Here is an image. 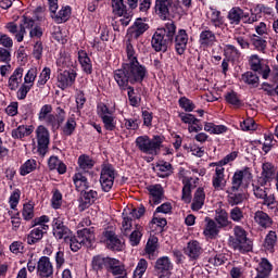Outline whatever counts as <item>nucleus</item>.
Returning a JSON list of instances; mask_svg holds the SVG:
<instances>
[{
	"label": "nucleus",
	"instance_id": "obj_1",
	"mask_svg": "<svg viewBox=\"0 0 278 278\" xmlns=\"http://www.w3.org/2000/svg\"><path fill=\"white\" fill-rule=\"evenodd\" d=\"M147 77V67L140 62L124 63L122 68L114 71V79L121 90H127L129 84H142Z\"/></svg>",
	"mask_w": 278,
	"mask_h": 278
},
{
	"label": "nucleus",
	"instance_id": "obj_2",
	"mask_svg": "<svg viewBox=\"0 0 278 278\" xmlns=\"http://www.w3.org/2000/svg\"><path fill=\"white\" fill-rule=\"evenodd\" d=\"M235 238L230 239V247L239 253H249L253 251V241L247 238V230L240 226L233 228Z\"/></svg>",
	"mask_w": 278,
	"mask_h": 278
},
{
	"label": "nucleus",
	"instance_id": "obj_3",
	"mask_svg": "<svg viewBox=\"0 0 278 278\" xmlns=\"http://www.w3.org/2000/svg\"><path fill=\"white\" fill-rule=\"evenodd\" d=\"M164 139L160 136H155L152 140L149 136H140L136 139V147L148 155H153L157 149L162 147Z\"/></svg>",
	"mask_w": 278,
	"mask_h": 278
},
{
	"label": "nucleus",
	"instance_id": "obj_4",
	"mask_svg": "<svg viewBox=\"0 0 278 278\" xmlns=\"http://www.w3.org/2000/svg\"><path fill=\"white\" fill-rule=\"evenodd\" d=\"M179 10V3L175 0H156L155 12L163 21Z\"/></svg>",
	"mask_w": 278,
	"mask_h": 278
},
{
	"label": "nucleus",
	"instance_id": "obj_5",
	"mask_svg": "<svg viewBox=\"0 0 278 278\" xmlns=\"http://www.w3.org/2000/svg\"><path fill=\"white\" fill-rule=\"evenodd\" d=\"M52 233L56 240H64V242H68V238L73 236V231L68 226L64 225V220L58 217L52 222Z\"/></svg>",
	"mask_w": 278,
	"mask_h": 278
},
{
	"label": "nucleus",
	"instance_id": "obj_6",
	"mask_svg": "<svg viewBox=\"0 0 278 278\" xmlns=\"http://www.w3.org/2000/svg\"><path fill=\"white\" fill-rule=\"evenodd\" d=\"M116 179L114 167L112 165H104L101 170L100 184L103 192H110Z\"/></svg>",
	"mask_w": 278,
	"mask_h": 278
},
{
	"label": "nucleus",
	"instance_id": "obj_7",
	"mask_svg": "<svg viewBox=\"0 0 278 278\" xmlns=\"http://www.w3.org/2000/svg\"><path fill=\"white\" fill-rule=\"evenodd\" d=\"M249 64L251 71L257 73V75H262L263 79H268V77H270V67L262 64V59H260L257 54L250 56Z\"/></svg>",
	"mask_w": 278,
	"mask_h": 278
},
{
	"label": "nucleus",
	"instance_id": "obj_8",
	"mask_svg": "<svg viewBox=\"0 0 278 278\" xmlns=\"http://www.w3.org/2000/svg\"><path fill=\"white\" fill-rule=\"evenodd\" d=\"M37 142H38V153L39 155H47L49 151V130L45 126H38L36 129Z\"/></svg>",
	"mask_w": 278,
	"mask_h": 278
},
{
	"label": "nucleus",
	"instance_id": "obj_9",
	"mask_svg": "<svg viewBox=\"0 0 278 278\" xmlns=\"http://www.w3.org/2000/svg\"><path fill=\"white\" fill-rule=\"evenodd\" d=\"M251 181L253 179V174L251 173V168L244 167L241 170H237L232 176V192H238L240 190V186H242V181Z\"/></svg>",
	"mask_w": 278,
	"mask_h": 278
},
{
	"label": "nucleus",
	"instance_id": "obj_10",
	"mask_svg": "<svg viewBox=\"0 0 278 278\" xmlns=\"http://www.w3.org/2000/svg\"><path fill=\"white\" fill-rule=\"evenodd\" d=\"M75 79H77V72L75 70H65L58 75V84L61 90H66V88H71L73 84H75Z\"/></svg>",
	"mask_w": 278,
	"mask_h": 278
},
{
	"label": "nucleus",
	"instance_id": "obj_11",
	"mask_svg": "<svg viewBox=\"0 0 278 278\" xmlns=\"http://www.w3.org/2000/svg\"><path fill=\"white\" fill-rule=\"evenodd\" d=\"M66 119V112L62 108L56 109V115L49 114L46 123L49 127H51L52 131H58L60 127H62V124Z\"/></svg>",
	"mask_w": 278,
	"mask_h": 278
},
{
	"label": "nucleus",
	"instance_id": "obj_12",
	"mask_svg": "<svg viewBox=\"0 0 278 278\" xmlns=\"http://www.w3.org/2000/svg\"><path fill=\"white\" fill-rule=\"evenodd\" d=\"M37 275L41 278L53 277V264L48 256H41L37 263Z\"/></svg>",
	"mask_w": 278,
	"mask_h": 278
},
{
	"label": "nucleus",
	"instance_id": "obj_13",
	"mask_svg": "<svg viewBox=\"0 0 278 278\" xmlns=\"http://www.w3.org/2000/svg\"><path fill=\"white\" fill-rule=\"evenodd\" d=\"M148 29H149V24L142 21H137L134 23L132 26H130L127 29L126 38L127 40H130V41L138 40V38H140V36H142L144 31H147Z\"/></svg>",
	"mask_w": 278,
	"mask_h": 278
},
{
	"label": "nucleus",
	"instance_id": "obj_14",
	"mask_svg": "<svg viewBox=\"0 0 278 278\" xmlns=\"http://www.w3.org/2000/svg\"><path fill=\"white\" fill-rule=\"evenodd\" d=\"M174 42L178 55H184L188 47V33H186V29L178 30L177 35L175 36Z\"/></svg>",
	"mask_w": 278,
	"mask_h": 278
},
{
	"label": "nucleus",
	"instance_id": "obj_15",
	"mask_svg": "<svg viewBox=\"0 0 278 278\" xmlns=\"http://www.w3.org/2000/svg\"><path fill=\"white\" fill-rule=\"evenodd\" d=\"M81 193V201L79 204V208L81 210V212H84V210H88V207H90V205L94 204V201H97V199H99V193L92 189H87Z\"/></svg>",
	"mask_w": 278,
	"mask_h": 278
},
{
	"label": "nucleus",
	"instance_id": "obj_16",
	"mask_svg": "<svg viewBox=\"0 0 278 278\" xmlns=\"http://www.w3.org/2000/svg\"><path fill=\"white\" fill-rule=\"evenodd\" d=\"M262 176L258 178L260 186H266V184H270L275 179V165L270 163H264L262 166Z\"/></svg>",
	"mask_w": 278,
	"mask_h": 278
},
{
	"label": "nucleus",
	"instance_id": "obj_17",
	"mask_svg": "<svg viewBox=\"0 0 278 278\" xmlns=\"http://www.w3.org/2000/svg\"><path fill=\"white\" fill-rule=\"evenodd\" d=\"M199 45L204 49L214 47V45H216V34H214V31L211 29L205 28L200 33Z\"/></svg>",
	"mask_w": 278,
	"mask_h": 278
},
{
	"label": "nucleus",
	"instance_id": "obj_18",
	"mask_svg": "<svg viewBox=\"0 0 278 278\" xmlns=\"http://www.w3.org/2000/svg\"><path fill=\"white\" fill-rule=\"evenodd\" d=\"M35 25H36V21H34V18L23 15L22 22L20 24V31L18 34L15 35L17 42H23V39L25 38V34H27L26 29H34Z\"/></svg>",
	"mask_w": 278,
	"mask_h": 278
},
{
	"label": "nucleus",
	"instance_id": "obj_19",
	"mask_svg": "<svg viewBox=\"0 0 278 278\" xmlns=\"http://www.w3.org/2000/svg\"><path fill=\"white\" fill-rule=\"evenodd\" d=\"M151 45L154 51H163V53H166L172 43L156 30L152 37Z\"/></svg>",
	"mask_w": 278,
	"mask_h": 278
},
{
	"label": "nucleus",
	"instance_id": "obj_20",
	"mask_svg": "<svg viewBox=\"0 0 278 278\" xmlns=\"http://www.w3.org/2000/svg\"><path fill=\"white\" fill-rule=\"evenodd\" d=\"M227 18L230 25H240L241 21L249 18V13H244V10H242L240 7H233L228 12Z\"/></svg>",
	"mask_w": 278,
	"mask_h": 278
},
{
	"label": "nucleus",
	"instance_id": "obj_21",
	"mask_svg": "<svg viewBox=\"0 0 278 278\" xmlns=\"http://www.w3.org/2000/svg\"><path fill=\"white\" fill-rule=\"evenodd\" d=\"M148 191L151 195V205H160V203H162V199H164V188L162 185H151L148 187Z\"/></svg>",
	"mask_w": 278,
	"mask_h": 278
},
{
	"label": "nucleus",
	"instance_id": "obj_22",
	"mask_svg": "<svg viewBox=\"0 0 278 278\" xmlns=\"http://www.w3.org/2000/svg\"><path fill=\"white\" fill-rule=\"evenodd\" d=\"M104 238L106 239V247L110 251H123V242L114 231H105Z\"/></svg>",
	"mask_w": 278,
	"mask_h": 278
},
{
	"label": "nucleus",
	"instance_id": "obj_23",
	"mask_svg": "<svg viewBox=\"0 0 278 278\" xmlns=\"http://www.w3.org/2000/svg\"><path fill=\"white\" fill-rule=\"evenodd\" d=\"M157 31L167 40V42H169V45H173L175 34H177V26L175 25V22H168L163 28H157Z\"/></svg>",
	"mask_w": 278,
	"mask_h": 278
},
{
	"label": "nucleus",
	"instance_id": "obj_24",
	"mask_svg": "<svg viewBox=\"0 0 278 278\" xmlns=\"http://www.w3.org/2000/svg\"><path fill=\"white\" fill-rule=\"evenodd\" d=\"M77 237L83 241L84 247L90 249L92 242L94 241V228H84L77 231Z\"/></svg>",
	"mask_w": 278,
	"mask_h": 278
},
{
	"label": "nucleus",
	"instance_id": "obj_25",
	"mask_svg": "<svg viewBox=\"0 0 278 278\" xmlns=\"http://www.w3.org/2000/svg\"><path fill=\"white\" fill-rule=\"evenodd\" d=\"M74 186L77 192H84L85 190H90V185L88 184V178L86 173L78 172L73 176Z\"/></svg>",
	"mask_w": 278,
	"mask_h": 278
},
{
	"label": "nucleus",
	"instance_id": "obj_26",
	"mask_svg": "<svg viewBox=\"0 0 278 278\" xmlns=\"http://www.w3.org/2000/svg\"><path fill=\"white\" fill-rule=\"evenodd\" d=\"M254 220L257 225L262 227V229H269V227H273V223H274L270 215L264 211L255 212Z\"/></svg>",
	"mask_w": 278,
	"mask_h": 278
},
{
	"label": "nucleus",
	"instance_id": "obj_27",
	"mask_svg": "<svg viewBox=\"0 0 278 278\" xmlns=\"http://www.w3.org/2000/svg\"><path fill=\"white\" fill-rule=\"evenodd\" d=\"M111 264H112V257H104L103 255L93 256L91 262V266L93 270H103V268H106V270H109Z\"/></svg>",
	"mask_w": 278,
	"mask_h": 278
},
{
	"label": "nucleus",
	"instance_id": "obj_28",
	"mask_svg": "<svg viewBox=\"0 0 278 278\" xmlns=\"http://www.w3.org/2000/svg\"><path fill=\"white\" fill-rule=\"evenodd\" d=\"M78 62L81 65L84 73L87 75H92V61L86 51H78Z\"/></svg>",
	"mask_w": 278,
	"mask_h": 278
},
{
	"label": "nucleus",
	"instance_id": "obj_29",
	"mask_svg": "<svg viewBox=\"0 0 278 278\" xmlns=\"http://www.w3.org/2000/svg\"><path fill=\"white\" fill-rule=\"evenodd\" d=\"M154 170H156L157 177H161L162 179H164L173 175V165L168 162L162 161L156 164Z\"/></svg>",
	"mask_w": 278,
	"mask_h": 278
},
{
	"label": "nucleus",
	"instance_id": "obj_30",
	"mask_svg": "<svg viewBox=\"0 0 278 278\" xmlns=\"http://www.w3.org/2000/svg\"><path fill=\"white\" fill-rule=\"evenodd\" d=\"M191 260H198V257L203 253V249L201 248V243L199 241H190L185 250Z\"/></svg>",
	"mask_w": 278,
	"mask_h": 278
},
{
	"label": "nucleus",
	"instance_id": "obj_31",
	"mask_svg": "<svg viewBox=\"0 0 278 278\" xmlns=\"http://www.w3.org/2000/svg\"><path fill=\"white\" fill-rule=\"evenodd\" d=\"M156 273H165V275H170V273H168L170 270V268H173V265L170 264V258H168V256H162L160 257L154 266Z\"/></svg>",
	"mask_w": 278,
	"mask_h": 278
},
{
	"label": "nucleus",
	"instance_id": "obj_32",
	"mask_svg": "<svg viewBox=\"0 0 278 278\" xmlns=\"http://www.w3.org/2000/svg\"><path fill=\"white\" fill-rule=\"evenodd\" d=\"M205 204V191H203V188H198V190L194 193L193 202L191 204V210L193 212H199L201 207Z\"/></svg>",
	"mask_w": 278,
	"mask_h": 278
},
{
	"label": "nucleus",
	"instance_id": "obj_33",
	"mask_svg": "<svg viewBox=\"0 0 278 278\" xmlns=\"http://www.w3.org/2000/svg\"><path fill=\"white\" fill-rule=\"evenodd\" d=\"M31 134H34V127L31 125H21L12 130V138L22 140V138H25L26 136H31Z\"/></svg>",
	"mask_w": 278,
	"mask_h": 278
},
{
	"label": "nucleus",
	"instance_id": "obj_34",
	"mask_svg": "<svg viewBox=\"0 0 278 278\" xmlns=\"http://www.w3.org/2000/svg\"><path fill=\"white\" fill-rule=\"evenodd\" d=\"M225 167H216L215 177L213 178V188L223 190L225 188Z\"/></svg>",
	"mask_w": 278,
	"mask_h": 278
},
{
	"label": "nucleus",
	"instance_id": "obj_35",
	"mask_svg": "<svg viewBox=\"0 0 278 278\" xmlns=\"http://www.w3.org/2000/svg\"><path fill=\"white\" fill-rule=\"evenodd\" d=\"M206 228L204 229V236H207V238H216L218 236L220 227L216 225V222L214 219L206 217L205 218Z\"/></svg>",
	"mask_w": 278,
	"mask_h": 278
},
{
	"label": "nucleus",
	"instance_id": "obj_36",
	"mask_svg": "<svg viewBox=\"0 0 278 278\" xmlns=\"http://www.w3.org/2000/svg\"><path fill=\"white\" fill-rule=\"evenodd\" d=\"M23 81V68L17 67L13 75L9 78V88L10 90H16L18 88V85Z\"/></svg>",
	"mask_w": 278,
	"mask_h": 278
},
{
	"label": "nucleus",
	"instance_id": "obj_37",
	"mask_svg": "<svg viewBox=\"0 0 278 278\" xmlns=\"http://www.w3.org/2000/svg\"><path fill=\"white\" fill-rule=\"evenodd\" d=\"M215 220L220 228L229 227V225H231V222H229V214L223 208L216 210Z\"/></svg>",
	"mask_w": 278,
	"mask_h": 278
},
{
	"label": "nucleus",
	"instance_id": "obj_38",
	"mask_svg": "<svg viewBox=\"0 0 278 278\" xmlns=\"http://www.w3.org/2000/svg\"><path fill=\"white\" fill-rule=\"evenodd\" d=\"M256 270L257 275L268 278L270 273H273V264H270L268 258H262Z\"/></svg>",
	"mask_w": 278,
	"mask_h": 278
},
{
	"label": "nucleus",
	"instance_id": "obj_39",
	"mask_svg": "<svg viewBox=\"0 0 278 278\" xmlns=\"http://www.w3.org/2000/svg\"><path fill=\"white\" fill-rule=\"evenodd\" d=\"M242 80L244 84L249 86H253V88H257L260 86V76H257V72H247L242 75Z\"/></svg>",
	"mask_w": 278,
	"mask_h": 278
},
{
	"label": "nucleus",
	"instance_id": "obj_40",
	"mask_svg": "<svg viewBox=\"0 0 278 278\" xmlns=\"http://www.w3.org/2000/svg\"><path fill=\"white\" fill-rule=\"evenodd\" d=\"M78 166L86 174L94 166V161L90 156L83 154L78 157Z\"/></svg>",
	"mask_w": 278,
	"mask_h": 278
},
{
	"label": "nucleus",
	"instance_id": "obj_41",
	"mask_svg": "<svg viewBox=\"0 0 278 278\" xmlns=\"http://www.w3.org/2000/svg\"><path fill=\"white\" fill-rule=\"evenodd\" d=\"M113 14L116 16H123L127 13V5H125V0H112Z\"/></svg>",
	"mask_w": 278,
	"mask_h": 278
},
{
	"label": "nucleus",
	"instance_id": "obj_42",
	"mask_svg": "<svg viewBox=\"0 0 278 278\" xmlns=\"http://www.w3.org/2000/svg\"><path fill=\"white\" fill-rule=\"evenodd\" d=\"M251 43L253 45L254 49H256V51H261V53H264V51H266V45H268L266 39L257 35H253L251 37Z\"/></svg>",
	"mask_w": 278,
	"mask_h": 278
},
{
	"label": "nucleus",
	"instance_id": "obj_43",
	"mask_svg": "<svg viewBox=\"0 0 278 278\" xmlns=\"http://www.w3.org/2000/svg\"><path fill=\"white\" fill-rule=\"evenodd\" d=\"M277 244V232L270 230L265 237L264 247L267 251H273Z\"/></svg>",
	"mask_w": 278,
	"mask_h": 278
},
{
	"label": "nucleus",
	"instance_id": "obj_44",
	"mask_svg": "<svg viewBox=\"0 0 278 278\" xmlns=\"http://www.w3.org/2000/svg\"><path fill=\"white\" fill-rule=\"evenodd\" d=\"M253 192L256 199H262L263 201H266L268 199V188H266V185H253Z\"/></svg>",
	"mask_w": 278,
	"mask_h": 278
},
{
	"label": "nucleus",
	"instance_id": "obj_45",
	"mask_svg": "<svg viewBox=\"0 0 278 278\" xmlns=\"http://www.w3.org/2000/svg\"><path fill=\"white\" fill-rule=\"evenodd\" d=\"M36 160H27L20 168V175L25 177V175H29V173H34L36 170Z\"/></svg>",
	"mask_w": 278,
	"mask_h": 278
},
{
	"label": "nucleus",
	"instance_id": "obj_46",
	"mask_svg": "<svg viewBox=\"0 0 278 278\" xmlns=\"http://www.w3.org/2000/svg\"><path fill=\"white\" fill-rule=\"evenodd\" d=\"M142 239V226H136V229L129 235V241L131 247H138Z\"/></svg>",
	"mask_w": 278,
	"mask_h": 278
},
{
	"label": "nucleus",
	"instance_id": "obj_47",
	"mask_svg": "<svg viewBox=\"0 0 278 278\" xmlns=\"http://www.w3.org/2000/svg\"><path fill=\"white\" fill-rule=\"evenodd\" d=\"M263 205H266L270 212H274L276 216H278V201L275 198V194H269L265 201H263Z\"/></svg>",
	"mask_w": 278,
	"mask_h": 278
},
{
	"label": "nucleus",
	"instance_id": "obj_48",
	"mask_svg": "<svg viewBox=\"0 0 278 278\" xmlns=\"http://www.w3.org/2000/svg\"><path fill=\"white\" fill-rule=\"evenodd\" d=\"M204 129L208 131V134H225V131H227V126L205 123Z\"/></svg>",
	"mask_w": 278,
	"mask_h": 278
},
{
	"label": "nucleus",
	"instance_id": "obj_49",
	"mask_svg": "<svg viewBox=\"0 0 278 278\" xmlns=\"http://www.w3.org/2000/svg\"><path fill=\"white\" fill-rule=\"evenodd\" d=\"M65 242L70 244V248L74 253H77V251H79V249L84 247V241L81 240V238L75 236L73 237V235H71V237Z\"/></svg>",
	"mask_w": 278,
	"mask_h": 278
},
{
	"label": "nucleus",
	"instance_id": "obj_50",
	"mask_svg": "<svg viewBox=\"0 0 278 278\" xmlns=\"http://www.w3.org/2000/svg\"><path fill=\"white\" fill-rule=\"evenodd\" d=\"M227 60H238L240 58V51L232 45H227L224 50Z\"/></svg>",
	"mask_w": 278,
	"mask_h": 278
},
{
	"label": "nucleus",
	"instance_id": "obj_51",
	"mask_svg": "<svg viewBox=\"0 0 278 278\" xmlns=\"http://www.w3.org/2000/svg\"><path fill=\"white\" fill-rule=\"evenodd\" d=\"M247 199V194L244 193H236V192H230L228 194V203L229 205H240Z\"/></svg>",
	"mask_w": 278,
	"mask_h": 278
},
{
	"label": "nucleus",
	"instance_id": "obj_52",
	"mask_svg": "<svg viewBox=\"0 0 278 278\" xmlns=\"http://www.w3.org/2000/svg\"><path fill=\"white\" fill-rule=\"evenodd\" d=\"M148 266H149V263H147V260L141 258L134 271V278H142V275L147 273Z\"/></svg>",
	"mask_w": 278,
	"mask_h": 278
},
{
	"label": "nucleus",
	"instance_id": "obj_53",
	"mask_svg": "<svg viewBox=\"0 0 278 278\" xmlns=\"http://www.w3.org/2000/svg\"><path fill=\"white\" fill-rule=\"evenodd\" d=\"M76 127L77 122H75V118L70 117L65 123L64 127L62 128V131L64 136H73V132L75 131Z\"/></svg>",
	"mask_w": 278,
	"mask_h": 278
},
{
	"label": "nucleus",
	"instance_id": "obj_54",
	"mask_svg": "<svg viewBox=\"0 0 278 278\" xmlns=\"http://www.w3.org/2000/svg\"><path fill=\"white\" fill-rule=\"evenodd\" d=\"M56 23H66L71 18V7H65L54 16Z\"/></svg>",
	"mask_w": 278,
	"mask_h": 278
},
{
	"label": "nucleus",
	"instance_id": "obj_55",
	"mask_svg": "<svg viewBox=\"0 0 278 278\" xmlns=\"http://www.w3.org/2000/svg\"><path fill=\"white\" fill-rule=\"evenodd\" d=\"M102 123L106 131H114V129H116V121L112 115H103Z\"/></svg>",
	"mask_w": 278,
	"mask_h": 278
},
{
	"label": "nucleus",
	"instance_id": "obj_56",
	"mask_svg": "<svg viewBox=\"0 0 278 278\" xmlns=\"http://www.w3.org/2000/svg\"><path fill=\"white\" fill-rule=\"evenodd\" d=\"M181 199L182 201H185V203H190V201L192 200V184L190 182V180H187L185 182Z\"/></svg>",
	"mask_w": 278,
	"mask_h": 278
},
{
	"label": "nucleus",
	"instance_id": "obj_57",
	"mask_svg": "<svg viewBox=\"0 0 278 278\" xmlns=\"http://www.w3.org/2000/svg\"><path fill=\"white\" fill-rule=\"evenodd\" d=\"M157 251V237H151L146 245V253L153 257Z\"/></svg>",
	"mask_w": 278,
	"mask_h": 278
},
{
	"label": "nucleus",
	"instance_id": "obj_58",
	"mask_svg": "<svg viewBox=\"0 0 278 278\" xmlns=\"http://www.w3.org/2000/svg\"><path fill=\"white\" fill-rule=\"evenodd\" d=\"M134 41L127 39L126 40V53L128 62H138V56L136 55V50L134 49Z\"/></svg>",
	"mask_w": 278,
	"mask_h": 278
},
{
	"label": "nucleus",
	"instance_id": "obj_59",
	"mask_svg": "<svg viewBox=\"0 0 278 278\" xmlns=\"http://www.w3.org/2000/svg\"><path fill=\"white\" fill-rule=\"evenodd\" d=\"M211 23L214 27H223V16H220V11L216 9H211Z\"/></svg>",
	"mask_w": 278,
	"mask_h": 278
},
{
	"label": "nucleus",
	"instance_id": "obj_60",
	"mask_svg": "<svg viewBox=\"0 0 278 278\" xmlns=\"http://www.w3.org/2000/svg\"><path fill=\"white\" fill-rule=\"evenodd\" d=\"M225 99L227 103H230V105H235L236 108H240V105H242V101H240V98L236 91L228 92L225 96Z\"/></svg>",
	"mask_w": 278,
	"mask_h": 278
},
{
	"label": "nucleus",
	"instance_id": "obj_61",
	"mask_svg": "<svg viewBox=\"0 0 278 278\" xmlns=\"http://www.w3.org/2000/svg\"><path fill=\"white\" fill-rule=\"evenodd\" d=\"M178 103H179L180 108H182V110H185V112H192L194 110V108H197L193 104V102L186 97L180 98Z\"/></svg>",
	"mask_w": 278,
	"mask_h": 278
},
{
	"label": "nucleus",
	"instance_id": "obj_62",
	"mask_svg": "<svg viewBox=\"0 0 278 278\" xmlns=\"http://www.w3.org/2000/svg\"><path fill=\"white\" fill-rule=\"evenodd\" d=\"M110 270H112L113 275H123L124 269L121 266V261L116 258L111 260V264L109 265Z\"/></svg>",
	"mask_w": 278,
	"mask_h": 278
},
{
	"label": "nucleus",
	"instance_id": "obj_63",
	"mask_svg": "<svg viewBox=\"0 0 278 278\" xmlns=\"http://www.w3.org/2000/svg\"><path fill=\"white\" fill-rule=\"evenodd\" d=\"M45 51V47L42 46V41H36L33 49V55L35 60H42V52Z\"/></svg>",
	"mask_w": 278,
	"mask_h": 278
},
{
	"label": "nucleus",
	"instance_id": "obj_64",
	"mask_svg": "<svg viewBox=\"0 0 278 278\" xmlns=\"http://www.w3.org/2000/svg\"><path fill=\"white\" fill-rule=\"evenodd\" d=\"M22 216L24 220H31V218H34V205L24 204Z\"/></svg>",
	"mask_w": 278,
	"mask_h": 278
}]
</instances>
